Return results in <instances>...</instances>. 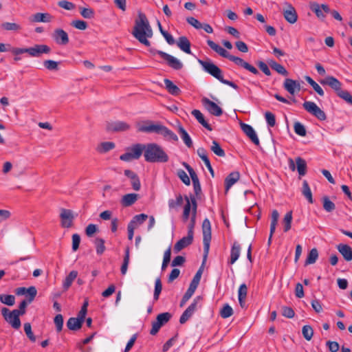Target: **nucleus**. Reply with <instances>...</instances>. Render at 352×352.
<instances>
[{"mask_svg": "<svg viewBox=\"0 0 352 352\" xmlns=\"http://www.w3.org/2000/svg\"><path fill=\"white\" fill-rule=\"evenodd\" d=\"M178 47L186 54H190V43L187 37L180 36L177 41Z\"/></svg>", "mask_w": 352, "mask_h": 352, "instance_id": "obj_29", "label": "nucleus"}, {"mask_svg": "<svg viewBox=\"0 0 352 352\" xmlns=\"http://www.w3.org/2000/svg\"><path fill=\"white\" fill-rule=\"evenodd\" d=\"M198 61L206 72L219 80L220 82L222 81L223 77L222 71L219 67L211 62L204 61L202 60H199Z\"/></svg>", "mask_w": 352, "mask_h": 352, "instance_id": "obj_8", "label": "nucleus"}, {"mask_svg": "<svg viewBox=\"0 0 352 352\" xmlns=\"http://www.w3.org/2000/svg\"><path fill=\"white\" fill-rule=\"evenodd\" d=\"M183 204V197L179 194L176 197V199H169L168 200V207L170 209L175 208L178 206H182Z\"/></svg>", "mask_w": 352, "mask_h": 352, "instance_id": "obj_52", "label": "nucleus"}, {"mask_svg": "<svg viewBox=\"0 0 352 352\" xmlns=\"http://www.w3.org/2000/svg\"><path fill=\"white\" fill-rule=\"evenodd\" d=\"M233 314L232 308L228 304H226L220 311V315L223 318L230 317Z\"/></svg>", "mask_w": 352, "mask_h": 352, "instance_id": "obj_54", "label": "nucleus"}, {"mask_svg": "<svg viewBox=\"0 0 352 352\" xmlns=\"http://www.w3.org/2000/svg\"><path fill=\"white\" fill-rule=\"evenodd\" d=\"M54 322L55 324L56 330L58 332H60L63 329V317L61 314H57L54 319Z\"/></svg>", "mask_w": 352, "mask_h": 352, "instance_id": "obj_62", "label": "nucleus"}, {"mask_svg": "<svg viewBox=\"0 0 352 352\" xmlns=\"http://www.w3.org/2000/svg\"><path fill=\"white\" fill-rule=\"evenodd\" d=\"M60 217L61 219L62 227L67 228L72 227L74 219V215L72 210L62 208L60 210Z\"/></svg>", "mask_w": 352, "mask_h": 352, "instance_id": "obj_16", "label": "nucleus"}, {"mask_svg": "<svg viewBox=\"0 0 352 352\" xmlns=\"http://www.w3.org/2000/svg\"><path fill=\"white\" fill-rule=\"evenodd\" d=\"M162 289V285L161 279L160 278H157L155 281V289L153 294V299L155 301L158 300Z\"/></svg>", "mask_w": 352, "mask_h": 352, "instance_id": "obj_50", "label": "nucleus"}, {"mask_svg": "<svg viewBox=\"0 0 352 352\" xmlns=\"http://www.w3.org/2000/svg\"><path fill=\"white\" fill-rule=\"evenodd\" d=\"M292 222V212L289 211L285 214V215L284 216L283 220V230L285 232H288L291 229Z\"/></svg>", "mask_w": 352, "mask_h": 352, "instance_id": "obj_43", "label": "nucleus"}, {"mask_svg": "<svg viewBox=\"0 0 352 352\" xmlns=\"http://www.w3.org/2000/svg\"><path fill=\"white\" fill-rule=\"evenodd\" d=\"M193 240V230L192 226L189 229L188 235L179 240L174 245V252L178 253L182 249L190 245L192 243Z\"/></svg>", "mask_w": 352, "mask_h": 352, "instance_id": "obj_12", "label": "nucleus"}, {"mask_svg": "<svg viewBox=\"0 0 352 352\" xmlns=\"http://www.w3.org/2000/svg\"><path fill=\"white\" fill-rule=\"evenodd\" d=\"M302 193L307 199L309 203L312 204L314 202L311 189L309 186L308 182L306 180H304L302 182Z\"/></svg>", "mask_w": 352, "mask_h": 352, "instance_id": "obj_40", "label": "nucleus"}, {"mask_svg": "<svg viewBox=\"0 0 352 352\" xmlns=\"http://www.w3.org/2000/svg\"><path fill=\"white\" fill-rule=\"evenodd\" d=\"M285 19L289 23H294L296 22L298 16L294 8L291 4H287V9L283 12Z\"/></svg>", "mask_w": 352, "mask_h": 352, "instance_id": "obj_25", "label": "nucleus"}, {"mask_svg": "<svg viewBox=\"0 0 352 352\" xmlns=\"http://www.w3.org/2000/svg\"><path fill=\"white\" fill-rule=\"evenodd\" d=\"M51 48L47 45H35L28 47V54L32 57H39L43 54H49Z\"/></svg>", "mask_w": 352, "mask_h": 352, "instance_id": "obj_15", "label": "nucleus"}, {"mask_svg": "<svg viewBox=\"0 0 352 352\" xmlns=\"http://www.w3.org/2000/svg\"><path fill=\"white\" fill-rule=\"evenodd\" d=\"M338 96L352 105V96L348 91L343 90L340 91Z\"/></svg>", "mask_w": 352, "mask_h": 352, "instance_id": "obj_64", "label": "nucleus"}, {"mask_svg": "<svg viewBox=\"0 0 352 352\" xmlns=\"http://www.w3.org/2000/svg\"><path fill=\"white\" fill-rule=\"evenodd\" d=\"M303 337L308 341L311 340L314 335V330L310 325H305L302 329Z\"/></svg>", "mask_w": 352, "mask_h": 352, "instance_id": "obj_53", "label": "nucleus"}, {"mask_svg": "<svg viewBox=\"0 0 352 352\" xmlns=\"http://www.w3.org/2000/svg\"><path fill=\"white\" fill-rule=\"evenodd\" d=\"M130 262V249L127 247L125 249L124 256L123 258V262L120 267V272L122 275H125L127 272L128 266Z\"/></svg>", "mask_w": 352, "mask_h": 352, "instance_id": "obj_35", "label": "nucleus"}, {"mask_svg": "<svg viewBox=\"0 0 352 352\" xmlns=\"http://www.w3.org/2000/svg\"><path fill=\"white\" fill-rule=\"evenodd\" d=\"M296 168L300 175L303 176L306 173L307 163L305 160L298 157L295 160Z\"/></svg>", "mask_w": 352, "mask_h": 352, "instance_id": "obj_39", "label": "nucleus"}, {"mask_svg": "<svg viewBox=\"0 0 352 352\" xmlns=\"http://www.w3.org/2000/svg\"><path fill=\"white\" fill-rule=\"evenodd\" d=\"M124 175L131 179V184L134 190H139L141 187L140 181L138 175L131 170H125Z\"/></svg>", "mask_w": 352, "mask_h": 352, "instance_id": "obj_23", "label": "nucleus"}, {"mask_svg": "<svg viewBox=\"0 0 352 352\" xmlns=\"http://www.w3.org/2000/svg\"><path fill=\"white\" fill-rule=\"evenodd\" d=\"M279 219V213L276 210H274L271 214V222H270V230H271V236H273L276 225L278 223V221Z\"/></svg>", "mask_w": 352, "mask_h": 352, "instance_id": "obj_42", "label": "nucleus"}, {"mask_svg": "<svg viewBox=\"0 0 352 352\" xmlns=\"http://www.w3.org/2000/svg\"><path fill=\"white\" fill-rule=\"evenodd\" d=\"M84 320L81 319L78 316L77 318H70L67 322V327L69 329L76 331L81 328Z\"/></svg>", "mask_w": 352, "mask_h": 352, "instance_id": "obj_28", "label": "nucleus"}, {"mask_svg": "<svg viewBox=\"0 0 352 352\" xmlns=\"http://www.w3.org/2000/svg\"><path fill=\"white\" fill-rule=\"evenodd\" d=\"M303 108L310 114L313 115L318 120L322 121L326 120L325 113L314 102L305 101L302 104Z\"/></svg>", "mask_w": 352, "mask_h": 352, "instance_id": "obj_7", "label": "nucleus"}, {"mask_svg": "<svg viewBox=\"0 0 352 352\" xmlns=\"http://www.w3.org/2000/svg\"><path fill=\"white\" fill-rule=\"evenodd\" d=\"M170 257H171V250H170V248H168L165 251V252L164 254V258H163V262H162V270H166V268L168 266V263L170 261Z\"/></svg>", "mask_w": 352, "mask_h": 352, "instance_id": "obj_57", "label": "nucleus"}, {"mask_svg": "<svg viewBox=\"0 0 352 352\" xmlns=\"http://www.w3.org/2000/svg\"><path fill=\"white\" fill-rule=\"evenodd\" d=\"M321 83L328 85L329 87H331L337 92L338 96L339 95V93L340 91H343L341 89V82L333 76L326 77V78L324 80L321 81Z\"/></svg>", "mask_w": 352, "mask_h": 352, "instance_id": "obj_22", "label": "nucleus"}, {"mask_svg": "<svg viewBox=\"0 0 352 352\" xmlns=\"http://www.w3.org/2000/svg\"><path fill=\"white\" fill-rule=\"evenodd\" d=\"M310 9L316 14L318 18L324 19L325 14L331 12L329 7L327 4H318L316 2L310 3Z\"/></svg>", "mask_w": 352, "mask_h": 352, "instance_id": "obj_14", "label": "nucleus"}, {"mask_svg": "<svg viewBox=\"0 0 352 352\" xmlns=\"http://www.w3.org/2000/svg\"><path fill=\"white\" fill-rule=\"evenodd\" d=\"M1 312L4 320L10 324L13 329H19L21 327V322L19 318L20 315L15 312V311H10L6 307H3Z\"/></svg>", "mask_w": 352, "mask_h": 352, "instance_id": "obj_4", "label": "nucleus"}, {"mask_svg": "<svg viewBox=\"0 0 352 352\" xmlns=\"http://www.w3.org/2000/svg\"><path fill=\"white\" fill-rule=\"evenodd\" d=\"M156 53L164 59L167 62L168 65L171 68L179 70L183 67L182 63L177 58L160 50H157Z\"/></svg>", "mask_w": 352, "mask_h": 352, "instance_id": "obj_10", "label": "nucleus"}, {"mask_svg": "<svg viewBox=\"0 0 352 352\" xmlns=\"http://www.w3.org/2000/svg\"><path fill=\"white\" fill-rule=\"evenodd\" d=\"M132 34L141 43L146 46H150L151 43L147 38L152 37L153 30L144 13L139 12L138 19L135 20Z\"/></svg>", "mask_w": 352, "mask_h": 352, "instance_id": "obj_1", "label": "nucleus"}, {"mask_svg": "<svg viewBox=\"0 0 352 352\" xmlns=\"http://www.w3.org/2000/svg\"><path fill=\"white\" fill-rule=\"evenodd\" d=\"M139 198V195L136 193H129L122 196L120 204L123 207H129L134 204Z\"/></svg>", "mask_w": 352, "mask_h": 352, "instance_id": "obj_24", "label": "nucleus"}, {"mask_svg": "<svg viewBox=\"0 0 352 352\" xmlns=\"http://www.w3.org/2000/svg\"><path fill=\"white\" fill-rule=\"evenodd\" d=\"M294 131L296 134L300 136L306 135V129L303 124L300 122H296L294 125Z\"/></svg>", "mask_w": 352, "mask_h": 352, "instance_id": "obj_58", "label": "nucleus"}, {"mask_svg": "<svg viewBox=\"0 0 352 352\" xmlns=\"http://www.w3.org/2000/svg\"><path fill=\"white\" fill-rule=\"evenodd\" d=\"M43 65L46 69L50 71L58 70V64L57 62L52 60H47L43 62Z\"/></svg>", "mask_w": 352, "mask_h": 352, "instance_id": "obj_61", "label": "nucleus"}, {"mask_svg": "<svg viewBox=\"0 0 352 352\" xmlns=\"http://www.w3.org/2000/svg\"><path fill=\"white\" fill-rule=\"evenodd\" d=\"M201 274H202V270H201V269H199L197 272V273L195 275L193 279L192 280L188 289H187V291L186 292V293L184 294V295L182 297V300L180 302V304H179V306L181 307H184V305L186 303V302L193 295L195 291L196 290V289H197V286H198V285L199 283V281H200V279H201Z\"/></svg>", "mask_w": 352, "mask_h": 352, "instance_id": "obj_5", "label": "nucleus"}, {"mask_svg": "<svg viewBox=\"0 0 352 352\" xmlns=\"http://www.w3.org/2000/svg\"><path fill=\"white\" fill-rule=\"evenodd\" d=\"M115 148V144L112 142H104L100 143L96 150L100 153H107Z\"/></svg>", "mask_w": 352, "mask_h": 352, "instance_id": "obj_41", "label": "nucleus"}, {"mask_svg": "<svg viewBox=\"0 0 352 352\" xmlns=\"http://www.w3.org/2000/svg\"><path fill=\"white\" fill-rule=\"evenodd\" d=\"M144 144H135L128 148L127 152L121 155L120 159L122 161L130 162L133 160L139 159L144 151Z\"/></svg>", "mask_w": 352, "mask_h": 352, "instance_id": "obj_3", "label": "nucleus"}, {"mask_svg": "<svg viewBox=\"0 0 352 352\" xmlns=\"http://www.w3.org/2000/svg\"><path fill=\"white\" fill-rule=\"evenodd\" d=\"M318 258V250L316 248L311 249L309 251V252L307 255V257L306 258L305 265H311V264L315 263L316 261H317Z\"/></svg>", "mask_w": 352, "mask_h": 352, "instance_id": "obj_44", "label": "nucleus"}, {"mask_svg": "<svg viewBox=\"0 0 352 352\" xmlns=\"http://www.w3.org/2000/svg\"><path fill=\"white\" fill-rule=\"evenodd\" d=\"M160 135H163L165 138L169 140L177 141L178 138L176 134H175L172 131L168 129L167 127L162 125L161 129L160 131Z\"/></svg>", "mask_w": 352, "mask_h": 352, "instance_id": "obj_38", "label": "nucleus"}, {"mask_svg": "<svg viewBox=\"0 0 352 352\" xmlns=\"http://www.w3.org/2000/svg\"><path fill=\"white\" fill-rule=\"evenodd\" d=\"M185 199L186 201V204L184 206V212H183V219L184 221H187L189 218L190 208H191V204L192 205V221L194 222L195 217H196V212H197V201L195 197H191L190 200L188 199V197H185Z\"/></svg>", "mask_w": 352, "mask_h": 352, "instance_id": "obj_11", "label": "nucleus"}, {"mask_svg": "<svg viewBox=\"0 0 352 352\" xmlns=\"http://www.w3.org/2000/svg\"><path fill=\"white\" fill-rule=\"evenodd\" d=\"M177 176L187 186H189L190 184V180L186 173L182 170L179 169L177 171Z\"/></svg>", "mask_w": 352, "mask_h": 352, "instance_id": "obj_63", "label": "nucleus"}, {"mask_svg": "<svg viewBox=\"0 0 352 352\" xmlns=\"http://www.w3.org/2000/svg\"><path fill=\"white\" fill-rule=\"evenodd\" d=\"M207 43L211 49H212L222 57L227 58L228 56V52L225 49L215 43L214 41L208 40Z\"/></svg>", "mask_w": 352, "mask_h": 352, "instance_id": "obj_36", "label": "nucleus"}, {"mask_svg": "<svg viewBox=\"0 0 352 352\" xmlns=\"http://www.w3.org/2000/svg\"><path fill=\"white\" fill-rule=\"evenodd\" d=\"M130 129V125L123 121H116L109 123L107 129L111 131L120 132L126 131Z\"/></svg>", "mask_w": 352, "mask_h": 352, "instance_id": "obj_21", "label": "nucleus"}, {"mask_svg": "<svg viewBox=\"0 0 352 352\" xmlns=\"http://www.w3.org/2000/svg\"><path fill=\"white\" fill-rule=\"evenodd\" d=\"M29 303L30 302H28V300H23L19 304V308L13 309V310L15 311V312H16L19 315L23 316V315H24L25 314V312H26V307H27V306H28V305Z\"/></svg>", "mask_w": 352, "mask_h": 352, "instance_id": "obj_60", "label": "nucleus"}, {"mask_svg": "<svg viewBox=\"0 0 352 352\" xmlns=\"http://www.w3.org/2000/svg\"><path fill=\"white\" fill-rule=\"evenodd\" d=\"M192 115L195 116V118L197 120V121L206 129L208 131H212V129L211 126L208 123V122L205 120L203 113L197 109H194L192 111Z\"/></svg>", "mask_w": 352, "mask_h": 352, "instance_id": "obj_33", "label": "nucleus"}, {"mask_svg": "<svg viewBox=\"0 0 352 352\" xmlns=\"http://www.w3.org/2000/svg\"><path fill=\"white\" fill-rule=\"evenodd\" d=\"M283 87L288 93L294 95L300 90V84L297 80L286 78L283 83Z\"/></svg>", "mask_w": 352, "mask_h": 352, "instance_id": "obj_19", "label": "nucleus"}, {"mask_svg": "<svg viewBox=\"0 0 352 352\" xmlns=\"http://www.w3.org/2000/svg\"><path fill=\"white\" fill-rule=\"evenodd\" d=\"M307 82L313 87V89L317 92L320 96H323L324 93L321 87L316 83L310 76H306L305 77Z\"/></svg>", "mask_w": 352, "mask_h": 352, "instance_id": "obj_46", "label": "nucleus"}, {"mask_svg": "<svg viewBox=\"0 0 352 352\" xmlns=\"http://www.w3.org/2000/svg\"><path fill=\"white\" fill-rule=\"evenodd\" d=\"M243 133L256 146L260 145L259 138L256 131L249 124L243 123Z\"/></svg>", "mask_w": 352, "mask_h": 352, "instance_id": "obj_20", "label": "nucleus"}, {"mask_svg": "<svg viewBox=\"0 0 352 352\" xmlns=\"http://www.w3.org/2000/svg\"><path fill=\"white\" fill-rule=\"evenodd\" d=\"M144 157L150 163H166L169 160L168 154L156 143L144 144Z\"/></svg>", "mask_w": 352, "mask_h": 352, "instance_id": "obj_2", "label": "nucleus"}, {"mask_svg": "<svg viewBox=\"0 0 352 352\" xmlns=\"http://www.w3.org/2000/svg\"><path fill=\"white\" fill-rule=\"evenodd\" d=\"M0 301L8 306H13L15 303V296L10 294H1Z\"/></svg>", "mask_w": 352, "mask_h": 352, "instance_id": "obj_47", "label": "nucleus"}, {"mask_svg": "<svg viewBox=\"0 0 352 352\" xmlns=\"http://www.w3.org/2000/svg\"><path fill=\"white\" fill-rule=\"evenodd\" d=\"M52 16L48 13H41L37 12L32 16L31 21L32 22H43V23H49L52 21Z\"/></svg>", "mask_w": 352, "mask_h": 352, "instance_id": "obj_31", "label": "nucleus"}, {"mask_svg": "<svg viewBox=\"0 0 352 352\" xmlns=\"http://www.w3.org/2000/svg\"><path fill=\"white\" fill-rule=\"evenodd\" d=\"M77 276V271L73 270L69 272V274L66 276L63 283V287L64 290H67L70 287L73 281L76 278Z\"/></svg>", "mask_w": 352, "mask_h": 352, "instance_id": "obj_37", "label": "nucleus"}, {"mask_svg": "<svg viewBox=\"0 0 352 352\" xmlns=\"http://www.w3.org/2000/svg\"><path fill=\"white\" fill-rule=\"evenodd\" d=\"M323 208L327 212H332L335 210L336 206L333 202H332L329 197H324L322 199Z\"/></svg>", "mask_w": 352, "mask_h": 352, "instance_id": "obj_51", "label": "nucleus"}, {"mask_svg": "<svg viewBox=\"0 0 352 352\" xmlns=\"http://www.w3.org/2000/svg\"><path fill=\"white\" fill-rule=\"evenodd\" d=\"M202 298L200 296H197L193 300V302L187 307V309L184 311V313L179 318L180 324H183L186 323L191 318L195 311L197 310L198 302H200Z\"/></svg>", "mask_w": 352, "mask_h": 352, "instance_id": "obj_9", "label": "nucleus"}, {"mask_svg": "<svg viewBox=\"0 0 352 352\" xmlns=\"http://www.w3.org/2000/svg\"><path fill=\"white\" fill-rule=\"evenodd\" d=\"M240 251H241V245L238 242L234 243L231 252H230V257L228 261V264L232 265L234 264L236 261L239 258L240 256Z\"/></svg>", "mask_w": 352, "mask_h": 352, "instance_id": "obj_30", "label": "nucleus"}, {"mask_svg": "<svg viewBox=\"0 0 352 352\" xmlns=\"http://www.w3.org/2000/svg\"><path fill=\"white\" fill-rule=\"evenodd\" d=\"M178 133L180 135L181 138L183 140L186 146H188V148L192 147V141L187 131L181 125L178 126Z\"/></svg>", "mask_w": 352, "mask_h": 352, "instance_id": "obj_34", "label": "nucleus"}, {"mask_svg": "<svg viewBox=\"0 0 352 352\" xmlns=\"http://www.w3.org/2000/svg\"><path fill=\"white\" fill-rule=\"evenodd\" d=\"M162 124H155L152 121H146L143 124L139 126L138 131L144 133H160Z\"/></svg>", "mask_w": 352, "mask_h": 352, "instance_id": "obj_18", "label": "nucleus"}, {"mask_svg": "<svg viewBox=\"0 0 352 352\" xmlns=\"http://www.w3.org/2000/svg\"><path fill=\"white\" fill-rule=\"evenodd\" d=\"M165 88L168 91L169 94L173 96H178L181 93L180 89L175 85L170 80L164 79V80Z\"/></svg>", "mask_w": 352, "mask_h": 352, "instance_id": "obj_32", "label": "nucleus"}, {"mask_svg": "<svg viewBox=\"0 0 352 352\" xmlns=\"http://www.w3.org/2000/svg\"><path fill=\"white\" fill-rule=\"evenodd\" d=\"M24 331L30 340L32 342H34L36 341V337L32 331V327L30 323L26 322L24 324Z\"/></svg>", "mask_w": 352, "mask_h": 352, "instance_id": "obj_55", "label": "nucleus"}, {"mask_svg": "<svg viewBox=\"0 0 352 352\" xmlns=\"http://www.w3.org/2000/svg\"><path fill=\"white\" fill-rule=\"evenodd\" d=\"M203 231V243L205 258L207 256L210 248V242L211 240V225L208 219L204 220L202 223Z\"/></svg>", "mask_w": 352, "mask_h": 352, "instance_id": "obj_6", "label": "nucleus"}, {"mask_svg": "<svg viewBox=\"0 0 352 352\" xmlns=\"http://www.w3.org/2000/svg\"><path fill=\"white\" fill-rule=\"evenodd\" d=\"M201 102L204 107L212 115H214L215 116H220L222 115V109L219 106H218L215 102L211 101L207 98H203L201 99Z\"/></svg>", "mask_w": 352, "mask_h": 352, "instance_id": "obj_13", "label": "nucleus"}, {"mask_svg": "<svg viewBox=\"0 0 352 352\" xmlns=\"http://www.w3.org/2000/svg\"><path fill=\"white\" fill-rule=\"evenodd\" d=\"M37 294V291L35 287L31 286L28 288H27L26 290V296H27V300H28V302H32L34 298L36 297Z\"/></svg>", "mask_w": 352, "mask_h": 352, "instance_id": "obj_56", "label": "nucleus"}, {"mask_svg": "<svg viewBox=\"0 0 352 352\" xmlns=\"http://www.w3.org/2000/svg\"><path fill=\"white\" fill-rule=\"evenodd\" d=\"M265 118L266 122L269 126L273 127L275 126L276 118H275V116L272 113H271L270 111H267L265 113Z\"/></svg>", "mask_w": 352, "mask_h": 352, "instance_id": "obj_59", "label": "nucleus"}, {"mask_svg": "<svg viewBox=\"0 0 352 352\" xmlns=\"http://www.w3.org/2000/svg\"><path fill=\"white\" fill-rule=\"evenodd\" d=\"M211 151L219 157H224L226 155L224 150L221 147L220 144L216 141H212L210 147Z\"/></svg>", "mask_w": 352, "mask_h": 352, "instance_id": "obj_48", "label": "nucleus"}, {"mask_svg": "<svg viewBox=\"0 0 352 352\" xmlns=\"http://www.w3.org/2000/svg\"><path fill=\"white\" fill-rule=\"evenodd\" d=\"M52 38L58 45H65L69 43L67 33L60 28L56 29L54 31Z\"/></svg>", "mask_w": 352, "mask_h": 352, "instance_id": "obj_17", "label": "nucleus"}, {"mask_svg": "<svg viewBox=\"0 0 352 352\" xmlns=\"http://www.w3.org/2000/svg\"><path fill=\"white\" fill-rule=\"evenodd\" d=\"M94 244L96 246V253L98 255H101L105 251L104 240L102 238L97 237L94 240Z\"/></svg>", "mask_w": 352, "mask_h": 352, "instance_id": "obj_45", "label": "nucleus"}, {"mask_svg": "<svg viewBox=\"0 0 352 352\" xmlns=\"http://www.w3.org/2000/svg\"><path fill=\"white\" fill-rule=\"evenodd\" d=\"M337 249L346 261H352V248L349 245L341 243Z\"/></svg>", "mask_w": 352, "mask_h": 352, "instance_id": "obj_27", "label": "nucleus"}, {"mask_svg": "<svg viewBox=\"0 0 352 352\" xmlns=\"http://www.w3.org/2000/svg\"><path fill=\"white\" fill-rule=\"evenodd\" d=\"M1 28L8 31L17 32L21 29V26L16 23L5 22L1 23Z\"/></svg>", "mask_w": 352, "mask_h": 352, "instance_id": "obj_49", "label": "nucleus"}, {"mask_svg": "<svg viewBox=\"0 0 352 352\" xmlns=\"http://www.w3.org/2000/svg\"><path fill=\"white\" fill-rule=\"evenodd\" d=\"M240 179V173L239 172H232L229 174L225 179L226 193L229 189Z\"/></svg>", "mask_w": 352, "mask_h": 352, "instance_id": "obj_26", "label": "nucleus"}]
</instances>
